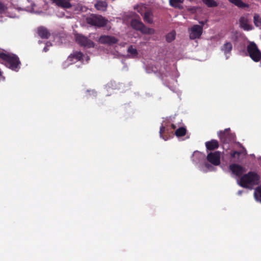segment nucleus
Here are the masks:
<instances>
[{
  "instance_id": "f257e3e1",
  "label": "nucleus",
  "mask_w": 261,
  "mask_h": 261,
  "mask_svg": "<svg viewBox=\"0 0 261 261\" xmlns=\"http://www.w3.org/2000/svg\"><path fill=\"white\" fill-rule=\"evenodd\" d=\"M1 60L5 62L6 66L13 70L18 71L20 68L21 63L16 55L0 52V63H2Z\"/></svg>"
},
{
  "instance_id": "f03ea898",
  "label": "nucleus",
  "mask_w": 261,
  "mask_h": 261,
  "mask_svg": "<svg viewBox=\"0 0 261 261\" xmlns=\"http://www.w3.org/2000/svg\"><path fill=\"white\" fill-rule=\"evenodd\" d=\"M259 176L254 172H249L243 175L240 180V185L243 188H249L258 181Z\"/></svg>"
},
{
  "instance_id": "7ed1b4c3",
  "label": "nucleus",
  "mask_w": 261,
  "mask_h": 261,
  "mask_svg": "<svg viewBox=\"0 0 261 261\" xmlns=\"http://www.w3.org/2000/svg\"><path fill=\"white\" fill-rule=\"evenodd\" d=\"M86 22L91 25L100 28L105 27L108 20L101 15L92 14L86 18Z\"/></svg>"
},
{
  "instance_id": "20e7f679",
  "label": "nucleus",
  "mask_w": 261,
  "mask_h": 261,
  "mask_svg": "<svg viewBox=\"0 0 261 261\" xmlns=\"http://www.w3.org/2000/svg\"><path fill=\"white\" fill-rule=\"evenodd\" d=\"M247 50L253 61L258 62L261 60V52L254 42H251L248 45Z\"/></svg>"
},
{
  "instance_id": "39448f33",
  "label": "nucleus",
  "mask_w": 261,
  "mask_h": 261,
  "mask_svg": "<svg viewBox=\"0 0 261 261\" xmlns=\"http://www.w3.org/2000/svg\"><path fill=\"white\" fill-rule=\"evenodd\" d=\"M201 25L195 24L188 29L189 38L191 40L200 38L203 32V25L204 24L203 22H201Z\"/></svg>"
},
{
  "instance_id": "423d86ee",
  "label": "nucleus",
  "mask_w": 261,
  "mask_h": 261,
  "mask_svg": "<svg viewBox=\"0 0 261 261\" xmlns=\"http://www.w3.org/2000/svg\"><path fill=\"white\" fill-rule=\"evenodd\" d=\"M130 24L134 29L140 31L144 34H149L153 31L152 29L146 27L140 20L138 19H133Z\"/></svg>"
},
{
  "instance_id": "0eeeda50",
  "label": "nucleus",
  "mask_w": 261,
  "mask_h": 261,
  "mask_svg": "<svg viewBox=\"0 0 261 261\" xmlns=\"http://www.w3.org/2000/svg\"><path fill=\"white\" fill-rule=\"evenodd\" d=\"M218 136L221 141L223 143H229L234 140V135L230 133L229 128H226L224 131L218 133Z\"/></svg>"
},
{
  "instance_id": "6e6552de",
  "label": "nucleus",
  "mask_w": 261,
  "mask_h": 261,
  "mask_svg": "<svg viewBox=\"0 0 261 261\" xmlns=\"http://www.w3.org/2000/svg\"><path fill=\"white\" fill-rule=\"evenodd\" d=\"M75 38L76 42L81 46L88 48L94 47V43L92 41L89 40L87 37L81 34H75Z\"/></svg>"
},
{
  "instance_id": "1a4fd4ad",
  "label": "nucleus",
  "mask_w": 261,
  "mask_h": 261,
  "mask_svg": "<svg viewBox=\"0 0 261 261\" xmlns=\"http://www.w3.org/2000/svg\"><path fill=\"white\" fill-rule=\"evenodd\" d=\"M220 152L215 151L208 153L206 159L212 164L215 166H218L220 164Z\"/></svg>"
},
{
  "instance_id": "9d476101",
  "label": "nucleus",
  "mask_w": 261,
  "mask_h": 261,
  "mask_svg": "<svg viewBox=\"0 0 261 261\" xmlns=\"http://www.w3.org/2000/svg\"><path fill=\"white\" fill-rule=\"evenodd\" d=\"M98 41L101 44L113 45L116 44L118 40L114 36L102 35L99 38Z\"/></svg>"
},
{
  "instance_id": "9b49d317",
  "label": "nucleus",
  "mask_w": 261,
  "mask_h": 261,
  "mask_svg": "<svg viewBox=\"0 0 261 261\" xmlns=\"http://www.w3.org/2000/svg\"><path fill=\"white\" fill-rule=\"evenodd\" d=\"M229 169L231 171L232 173L237 176H240L246 172L245 167L234 163L230 164L229 166Z\"/></svg>"
},
{
  "instance_id": "f8f14e48",
  "label": "nucleus",
  "mask_w": 261,
  "mask_h": 261,
  "mask_svg": "<svg viewBox=\"0 0 261 261\" xmlns=\"http://www.w3.org/2000/svg\"><path fill=\"white\" fill-rule=\"evenodd\" d=\"M53 3L55 4L59 7L64 9H69L72 7L70 3L71 0H51Z\"/></svg>"
},
{
  "instance_id": "ddd939ff",
  "label": "nucleus",
  "mask_w": 261,
  "mask_h": 261,
  "mask_svg": "<svg viewBox=\"0 0 261 261\" xmlns=\"http://www.w3.org/2000/svg\"><path fill=\"white\" fill-rule=\"evenodd\" d=\"M240 27L245 31H250L253 29L252 25L249 24L248 19L246 17H241L240 19Z\"/></svg>"
},
{
  "instance_id": "4468645a",
  "label": "nucleus",
  "mask_w": 261,
  "mask_h": 261,
  "mask_svg": "<svg viewBox=\"0 0 261 261\" xmlns=\"http://www.w3.org/2000/svg\"><path fill=\"white\" fill-rule=\"evenodd\" d=\"M37 33L42 39H48L50 36V34L48 30L43 27H40L38 28Z\"/></svg>"
},
{
  "instance_id": "2eb2a0df",
  "label": "nucleus",
  "mask_w": 261,
  "mask_h": 261,
  "mask_svg": "<svg viewBox=\"0 0 261 261\" xmlns=\"http://www.w3.org/2000/svg\"><path fill=\"white\" fill-rule=\"evenodd\" d=\"M94 7L98 11L105 12L107 11L108 3L106 1H97L94 4Z\"/></svg>"
},
{
  "instance_id": "dca6fc26",
  "label": "nucleus",
  "mask_w": 261,
  "mask_h": 261,
  "mask_svg": "<svg viewBox=\"0 0 261 261\" xmlns=\"http://www.w3.org/2000/svg\"><path fill=\"white\" fill-rule=\"evenodd\" d=\"M83 54L81 51L74 52L71 54L68 58V60L71 63L81 61L83 59Z\"/></svg>"
},
{
  "instance_id": "f3484780",
  "label": "nucleus",
  "mask_w": 261,
  "mask_h": 261,
  "mask_svg": "<svg viewBox=\"0 0 261 261\" xmlns=\"http://www.w3.org/2000/svg\"><path fill=\"white\" fill-rule=\"evenodd\" d=\"M205 144L206 149L208 150H214L219 147L218 141L214 139L206 142Z\"/></svg>"
},
{
  "instance_id": "a211bd4d",
  "label": "nucleus",
  "mask_w": 261,
  "mask_h": 261,
  "mask_svg": "<svg viewBox=\"0 0 261 261\" xmlns=\"http://www.w3.org/2000/svg\"><path fill=\"white\" fill-rule=\"evenodd\" d=\"M170 129L171 128L168 127V125H167V126L162 125L160 129V136L161 138H163L165 140H167L168 139V137L166 136H164L163 134L165 133L169 134Z\"/></svg>"
},
{
  "instance_id": "6ab92c4d",
  "label": "nucleus",
  "mask_w": 261,
  "mask_h": 261,
  "mask_svg": "<svg viewBox=\"0 0 261 261\" xmlns=\"http://www.w3.org/2000/svg\"><path fill=\"white\" fill-rule=\"evenodd\" d=\"M153 13L150 11H147L143 15V19L145 22L152 24L153 22Z\"/></svg>"
},
{
  "instance_id": "aec40b11",
  "label": "nucleus",
  "mask_w": 261,
  "mask_h": 261,
  "mask_svg": "<svg viewBox=\"0 0 261 261\" xmlns=\"http://www.w3.org/2000/svg\"><path fill=\"white\" fill-rule=\"evenodd\" d=\"M127 53L129 54L128 57L129 58H136L138 55V50L133 45L128 47Z\"/></svg>"
},
{
  "instance_id": "412c9836",
  "label": "nucleus",
  "mask_w": 261,
  "mask_h": 261,
  "mask_svg": "<svg viewBox=\"0 0 261 261\" xmlns=\"http://www.w3.org/2000/svg\"><path fill=\"white\" fill-rule=\"evenodd\" d=\"M229 2L240 8H248L249 5L244 3L242 0H229Z\"/></svg>"
},
{
  "instance_id": "4be33fe9",
  "label": "nucleus",
  "mask_w": 261,
  "mask_h": 261,
  "mask_svg": "<svg viewBox=\"0 0 261 261\" xmlns=\"http://www.w3.org/2000/svg\"><path fill=\"white\" fill-rule=\"evenodd\" d=\"M232 49V44L230 42L225 43L221 48V50L226 55L231 52Z\"/></svg>"
},
{
  "instance_id": "5701e85b",
  "label": "nucleus",
  "mask_w": 261,
  "mask_h": 261,
  "mask_svg": "<svg viewBox=\"0 0 261 261\" xmlns=\"http://www.w3.org/2000/svg\"><path fill=\"white\" fill-rule=\"evenodd\" d=\"M181 3H182L181 0H169L170 5L175 8H182Z\"/></svg>"
},
{
  "instance_id": "b1692460",
  "label": "nucleus",
  "mask_w": 261,
  "mask_h": 261,
  "mask_svg": "<svg viewBox=\"0 0 261 261\" xmlns=\"http://www.w3.org/2000/svg\"><path fill=\"white\" fill-rule=\"evenodd\" d=\"M253 22L256 27L261 29V16L255 14L253 16Z\"/></svg>"
},
{
  "instance_id": "393cba45",
  "label": "nucleus",
  "mask_w": 261,
  "mask_h": 261,
  "mask_svg": "<svg viewBox=\"0 0 261 261\" xmlns=\"http://www.w3.org/2000/svg\"><path fill=\"white\" fill-rule=\"evenodd\" d=\"M186 128L184 127H180L176 130L175 135L178 137H182L186 135Z\"/></svg>"
},
{
  "instance_id": "a878e982",
  "label": "nucleus",
  "mask_w": 261,
  "mask_h": 261,
  "mask_svg": "<svg viewBox=\"0 0 261 261\" xmlns=\"http://www.w3.org/2000/svg\"><path fill=\"white\" fill-rule=\"evenodd\" d=\"M254 195L255 199L261 202V186L255 189Z\"/></svg>"
},
{
  "instance_id": "bb28decb",
  "label": "nucleus",
  "mask_w": 261,
  "mask_h": 261,
  "mask_svg": "<svg viewBox=\"0 0 261 261\" xmlns=\"http://www.w3.org/2000/svg\"><path fill=\"white\" fill-rule=\"evenodd\" d=\"M202 2L208 7H216L218 3L215 0H202Z\"/></svg>"
},
{
  "instance_id": "cd10ccee",
  "label": "nucleus",
  "mask_w": 261,
  "mask_h": 261,
  "mask_svg": "<svg viewBox=\"0 0 261 261\" xmlns=\"http://www.w3.org/2000/svg\"><path fill=\"white\" fill-rule=\"evenodd\" d=\"M176 33L175 31H172L169 33L166 36V41L168 42H171L175 38Z\"/></svg>"
},
{
  "instance_id": "c85d7f7f",
  "label": "nucleus",
  "mask_w": 261,
  "mask_h": 261,
  "mask_svg": "<svg viewBox=\"0 0 261 261\" xmlns=\"http://www.w3.org/2000/svg\"><path fill=\"white\" fill-rule=\"evenodd\" d=\"M240 154L241 152L238 151H232L230 152V156L232 158H235L236 155H238V156L239 157Z\"/></svg>"
},
{
  "instance_id": "c756f323",
  "label": "nucleus",
  "mask_w": 261,
  "mask_h": 261,
  "mask_svg": "<svg viewBox=\"0 0 261 261\" xmlns=\"http://www.w3.org/2000/svg\"><path fill=\"white\" fill-rule=\"evenodd\" d=\"M204 165L205 167H206L208 169H210L212 167V166L208 163H205Z\"/></svg>"
},
{
  "instance_id": "7c9ffc66",
  "label": "nucleus",
  "mask_w": 261,
  "mask_h": 261,
  "mask_svg": "<svg viewBox=\"0 0 261 261\" xmlns=\"http://www.w3.org/2000/svg\"><path fill=\"white\" fill-rule=\"evenodd\" d=\"M170 127L171 129H175L176 128V125L174 124H171Z\"/></svg>"
},
{
  "instance_id": "2f4dec72",
  "label": "nucleus",
  "mask_w": 261,
  "mask_h": 261,
  "mask_svg": "<svg viewBox=\"0 0 261 261\" xmlns=\"http://www.w3.org/2000/svg\"><path fill=\"white\" fill-rule=\"evenodd\" d=\"M3 7V5L2 3H0V9H2Z\"/></svg>"
},
{
  "instance_id": "473e14b6",
  "label": "nucleus",
  "mask_w": 261,
  "mask_h": 261,
  "mask_svg": "<svg viewBox=\"0 0 261 261\" xmlns=\"http://www.w3.org/2000/svg\"><path fill=\"white\" fill-rule=\"evenodd\" d=\"M43 50L46 52L47 51L48 49L46 47H45L43 49Z\"/></svg>"
}]
</instances>
